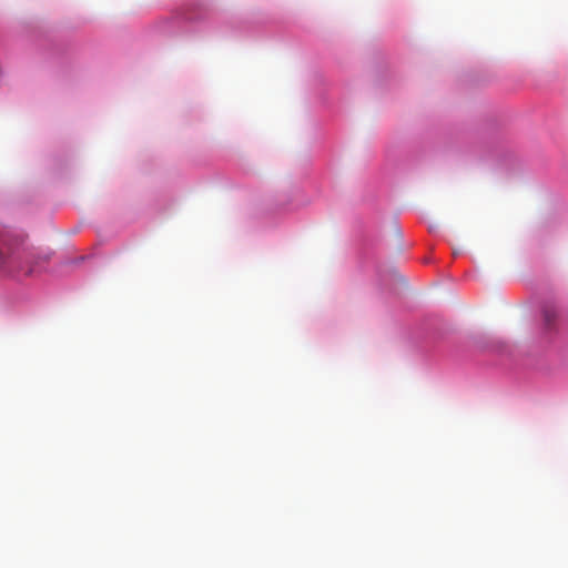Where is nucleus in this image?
Wrapping results in <instances>:
<instances>
[{
  "mask_svg": "<svg viewBox=\"0 0 568 568\" xmlns=\"http://www.w3.org/2000/svg\"><path fill=\"white\" fill-rule=\"evenodd\" d=\"M48 260L49 255L41 256L21 243H3L0 246V272L3 274H30Z\"/></svg>",
  "mask_w": 568,
  "mask_h": 568,
  "instance_id": "obj_1",
  "label": "nucleus"
},
{
  "mask_svg": "<svg viewBox=\"0 0 568 568\" xmlns=\"http://www.w3.org/2000/svg\"><path fill=\"white\" fill-rule=\"evenodd\" d=\"M544 317H545L546 323L549 325L551 323V321L555 320L556 313L550 310H545Z\"/></svg>",
  "mask_w": 568,
  "mask_h": 568,
  "instance_id": "obj_2",
  "label": "nucleus"
}]
</instances>
